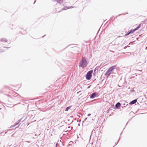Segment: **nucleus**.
<instances>
[{
	"mask_svg": "<svg viewBox=\"0 0 147 147\" xmlns=\"http://www.w3.org/2000/svg\"><path fill=\"white\" fill-rule=\"evenodd\" d=\"M88 64L85 58L84 57H82L81 60L79 63V66L84 68Z\"/></svg>",
	"mask_w": 147,
	"mask_h": 147,
	"instance_id": "1",
	"label": "nucleus"
},
{
	"mask_svg": "<svg viewBox=\"0 0 147 147\" xmlns=\"http://www.w3.org/2000/svg\"><path fill=\"white\" fill-rule=\"evenodd\" d=\"M130 34H131V33L130 31H128V32H127V33H126V34H125V36H127L129 35Z\"/></svg>",
	"mask_w": 147,
	"mask_h": 147,
	"instance_id": "16",
	"label": "nucleus"
},
{
	"mask_svg": "<svg viewBox=\"0 0 147 147\" xmlns=\"http://www.w3.org/2000/svg\"><path fill=\"white\" fill-rule=\"evenodd\" d=\"M90 86H88V88H90Z\"/></svg>",
	"mask_w": 147,
	"mask_h": 147,
	"instance_id": "33",
	"label": "nucleus"
},
{
	"mask_svg": "<svg viewBox=\"0 0 147 147\" xmlns=\"http://www.w3.org/2000/svg\"><path fill=\"white\" fill-rule=\"evenodd\" d=\"M0 41L1 42H7V40L5 38H1V39Z\"/></svg>",
	"mask_w": 147,
	"mask_h": 147,
	"instance_id": "11",
	"label": "nucleus"
},
{
	"mask_svg": "<svg viewBox=\"0 0 147 147\" xmlns=\"http://www.w3.org/2000/svg\"><path fill=\"white\" fill-rule=\"evenodd\" d=\"M5 88H8V87L7 86H5Z\"/></svg>",
	"mask_w": 147,
	"mask_h": 147,
	"instance_id": "36",
	"label": "nucleus"
},
{
	"mask_svg": "<svg viewBox=\"0 0 147 147\" xmlns=\"http://www.w3.org/2000/svg\"><path fill=\"white\" fill-rule=\"evenodd\" d=\"M9 93L12 95H10L9 94H6V95L9 97L10 98H12L13 97V96L14 97H16L17 96H18V98L20 99V98H21V96L18 93L13 91H11L10 92H9Z\"/></svg>",
	"mask_w": 147,
	"mask_h": 147,
	"instance_id": "3",
	"label": "nucleus"
},
{
	"mask_svg": "<svg viewBox=\"0 0 147 147\" xmlns=\"http://www.w3.org/2000/svg\"><path fill=\"white\" fill-rule=\"evenodd\" d=\"M57 2V3H59V4H61L63 2V0H58Z\"/></svg>",
	"mask_w": 147,
	"mask_h": 147,
	"instance_id": "17",
	"label": "nucleus"
},
{
	"mask_svg": "<svg viewBox=\"0 0 147 147\" xmlns=\"http://www.w3.org/2000/svg\"><path fill=\"white\" fill-rule=\"evenodd\" d=\"M68 8H69V9H70V8H73L74 7L73 6H69V7H68Z\"/></svg>",
	"mask_w": 147,
	"mask_h": 147,
	"instance_id": "25",
	"label": "nucleus"
},
{
	"mask_svg": "<svg viewBox=\"0 0 147 147\" xmlns=\"http://www.w3.org/2000/svg\"><path fill=\"white\" fill-rule=\"evenodd\" d=\"M146 49L147 50V47H146Z\"/></svg>",
	"mask_w": 147,
	"mask_h": 147,
	"instance_id": "37",
	"label": "nucleus"
},
{
	"mask_svg": "<svg viewBox=\"0 0 147 147\" xmlns=\"http://www.w3.org/2000/svg\"><path fill=\"white\" fill-rule=\"evenodd\" d=\"M20 33L22 34H26V31L25 30H24L23 31V33H22L21 32H20Z\"/></svg>",
	"mask_w": 147,
	"mask_h": 147,
	"instance_id": "18",
	"label": "nucleus"
},
{
	"mask_svg": "<svg viewBox=\"0 0 147 147\" xmlns=\"http://www.w3.org/2000/svg\"><path fill=\"white\" fill-rule=\"evenodd\" d=\"M87 119H88V118H87H87H86L85 119V120H85V121H86V120Z\"/></svg>",
	"mask_w": 147,
	"mask_h": 147,
	"instance_id": "31",
	"label": "nucleus"
},
{
	"mask_svg": "<svg viewBox=\"0 0 147 147\" xmlns=\"http://www.w3.org/2000/svg\"><path fill=\"white\" fill-rule=\"evenodd\" d=\"M45 36H45H42V38L44 37V36Z\"/></svg>",
	"mask_w": 147,
	"mask_h": 147,
	"instance_id": "39",
	"label": "nucleus"
},
{
	"mask_svg": "<svg viewBox=\"0 0 147 147\" xmlns=\"http://www.w3.org/2000/svg\"><path fill=\"white\" fill-rule=\"evenodd\" d=\"M127 123H128V122L126 123V125H125V126L127 125Z\"/></svg>",
	"mask_w": 147,
	"mask_h": 147,
	"instance_id": "41",
	"label": "nucleus"
},
{
	"mask_svg": "<svg viewBox=\"0 0 147 147\" xmlns=\"http://www.w3.org/2000/svg\"><path fill=\"white\" fill-rule=\"evenodd\" d=\"M91 115V114H90V113H89V114H88V116H90Z\"/></svg>",
	"mask_w": 147,
	"mask_h": 147,
	"instance_id": "27",
	"label": "nucleus"
},
{
	"mask_svg": "<svg viewBox=\"0 0 147 147\" xmlns=\"http://www.w3.org/2000/svg\"><path fill=\"white\" fill-rule=\"evenodd\" d=\"M117 65L112 66L109 68L108 70L105 74V76H109L111 74V72L113 71V70L116 68Z\"/></svg>",
	"mask_w": 147,
	"mask_h": 147,
	"instance_id": "2",
	"label": "nucleus"
},
{
	"mask_svg": "<svg viewBox=\"0 0 147 147\" xmlns=\"http://www.w3.org/2000/svg\"><path fill=\"white\" fill-rule=\"evenodd\" d=\"M70 126H69V127H68L69 128H70Z\"/></svg>",
	"mask_w": 147,
	"mask_h": 147,
	"instance_id": "43",
	"label": "nucleus"
},
{
	"mask_svg": "<svg viewBox=\"0 0 147 147\" xmlns=\"http://www.w3.org/2000/svg\"><path fill=\"white\" fill-rule=\"evenodd\" d=\"M36 1V0H35V1H34V4L35 3Z\"/></svg>",
	"mask_w": 147,
	"mask_h": 147,
	"instance_id": "34",
	"label": "nucleus"
},
{
	"mask_svg": "<svg viewBox=\"0 0 147 147\" xmlns=\"http://www.w3.org/2000/svg\"><path fill=\"white\" fill-rule=\"evenodd\" d=\"M137 99H135L131 101L129 103V104L131 105H132L133 104H134L137 102Z\"/></svg>",
	"mask_w": 147,
	"mask_h": 147,
	"instance_id": "7",
	"label": "nucleus"
},
{
	"mask_svg": "<svg viewBox=\"0 0 147 147\" xmlns=\"http://www.w3.org/2000/svg\"><path fill=\"white\" fill-rule=\"evenodd\" d=\"M3 48H9V47H5V46L3 47Z\"/></svg>",
	"mask_w": 147,
	"mask_h": 147,
	"instance_id": "28",
	"label": "nucleus"
},
{
	"mask_svg": "<svg viewBox=\"0 0 147 147\" xmlns=\"http://www.w3.org/2000/svg\"><path fill=\"white\" fill-rule=\"evenodd\" d=\"M78 125L79 126L80 125V124H79Z\"/></svg>",
	"mask_w": 147,
	"mask_h": 147,
	"instance_id": "42",
	"label": "nucleus"
},
{
	"mask_svg": "<svg viewBox=\"0 0 147 147\" xmlns=\"http://www.w3.org/2000/svg\"><path fill=\"white\" fill-rule=\"evenodd\" d=\"M19 29H21V28H19Z\"/></svg>",
	"mask_w": 147,
	"mask_h": 147,
	"instance_id": "45",
	"label": "nucleus"
},
{
	"mask_svg": "<svg viewBox=\"0 0 147 147\" xmlns=\"http://www.w3.org/2000/svg\"><path fill=\"white\" fill-rule=\"evenodd\" d=\"M121 106V104L119 102H117L115 105V107L117 109H119Z\"/></svg>",
	"mask_w": 147,
	"mask_h": 147,
	"instance_id": "6",
	"label": "nucleus"
},
{
	"mask_svg": "<svg viewBox=\"0 0 147 147\" xmlns=\"http://www.w3.org/2000/svg\"><path fill=\"white\" fill-rule=\"evenodd\" d=\"M134 89H131L130 90V92H134Z\"/></svg>",
	"mask_w": 147,
	"mask_h": 147,
	"instance_id": "24",
	"label": "nucleus"
},
{
	"mask_svg": "<svg viewBox=\"0 0 147 147\" xmlns=\"http://www.w3.org/2000/svg\"><path fill=\"white\" fill-rule=\"evenodd\" d=\"M72 128H73V127H71V129H72Z\"/></svg>",
	"mask_w": 147,
	"mask_h": 147,
	"instance_id": "40",
	"label": "nucleus"
},
{
	"mask_svg": "<svg viewBox=\"0 0 147 147\" xmlns=\"http://www.w3.org/2000/svg\"><path fill=\"white\" fill-rule=\"evenodd\" d=\"M20 122V120H19L16 122L15 124H14V125H13L12 126H11V127H13L16 126V125H17Z\"/></svg>",
	"mask_w": 147,
	"mask_h": 147,
	"instance_id": "10",
	"label": "nucleus"
},
{
	"mask_svg": "<svg viewBox=\"0 0 147 147\" xmlns=\"http://www.w3.org/2000/svg\"><path fill=\"white\" fill-rule=\"evenodd\" d=\"M98 72L97 71L96 72L94 71V72L93 73V75L94 76H95L96 75V73H97Z\"/></svg>",
	"mask_w": 147,
	"mask_h": 147,
	"instance_id": "22",
	"label": "nucleus"
},
{
	"mask_svg": "<svg viewBox=\"0 0 147 147\" xmlns=\"http://www.w3.org/2000/svg\"><path fill=\"white\" fill-rule=\"evenodd\" d=\"M71 106H70L68 107H67L65 110V111H68L69 109H70V108L71 107Z\"/></svg>",
	"mask_w": 147,
	"mask_h": 147,
	"instance_id": "13",
	"label": "nucleus"
},
{
	"mask_svg": "<svg viewBox=\"0 0 147 147\" xmlns=\"http://www.w3.org/2000/svg\"><path fill=\"white\" fill-rule=\"evenodd\" d=\"M11 29L12 30L13 29L16 28V26L13 24H12L11 26H10Z\"/></svg>",
	"mask_w": 147,
	"mask_h": 147,
	"instance_id": "14",
	"label": "nucleus"
},
{
	"mask_svg": "<svg viewBox=\"0 0 147 147\" xmlns=\"http://www.w3.org/2000/svg\"><path fill=\"white\" fill-rule=\"evenodd\" d=\"M7 133V131L5 132H1V134L2 135H3V136H4Z\"/></svg>",
	"mask_w": 147,
	"mask_h": 147,
	"instance_id": "21",
	"label": "nucleus"
},
{
	"mask_svg": "<svg viewBox=\"0 0 147 147\" xmlns=\"http://www.w3.org/2000/svg\"><path fill=\"white\" fill-rule=\"evenodd\" d=\"M91 134L90 135V138H91Z\"/></svg>",
	"mask_w": 147,
	"mask_h": 147,
	"instance_id": "32",
	"label": "nucleus"
},
{
	"mask_svg": "<svg viewBox=\"0 0 147 147\" xmlns=\"http://www.w3.org/2000/svg\"><path fill=\"white\" fill-rule=\"evenodd\" d=\"M124 14L123 13H122L121 14H119L117 16H120V15H121V14Z\"/></svg>",
	"mask_w": 147,
	"mask_h": 147,
	"instance_id": "30",
	"label": "nucleus"
},
{
	"mask_svg": "<svg viewBox=\"0 0 147 147\" xmlns=\"http://www.w3.org/2000/svg\"><path fill=\"white\" fill-rule=\"evenodd\" d=\"M98 93L97 92H94L90 95V98L91 99H93L96 97L98 96Z\"/></svg>",
	"mask_w": 147,
	"mask_h": 147,
	"instance_id": "5",
	"label": "nucleus"
},
{
	"mask_svg": "<svg viewBox=\"0 0 147 147\" xmlns=\"http://www.w3.org/2000/svg\"><path fill=\"white\" fill-rule=\"evenodd\" d=\"M100 66H97L95 68V69H94V71H96V70L97 71H98V70L100 71V69H99Z\"/></svg>",
	"mask_w": 147,
	"mask_h": 147,
	"instance_id": "12",
	"label": "nucleus"
},
{
	"mask_svg": "<svg viewBox=\"0 0 147 147\" xmlns=\"http://www.w3.org/2000/svg\"><path fill=\"white\" fill-rule=\"evenodd\" d=\"M7 106L8 107H11L13 106V105H9V104H7Z\"/></svg>",
	"mask_w": 147,
	"mask_h": 147,
	"instance_id": "19",
	"label": "nucleus"
},
{
	"mask_svg": "<svg viewBox=\"0 0 147 147\" xmlns=\"http://www.w3.org/2000/svg\"><path fill=\"white\" fill-rule=\"evenodd\" d=\"M116 145V144H115V145H114V146H115V145Z\"/></svg>",
	"mask_w": 147,
	"mask_h": 147,
	"instance_id": "44",
	"label": "nucleus"
},
{
	"mask_svg": "<svg viewBox=\"0 0 147 147\" xmlns=\"http://www.w3.org/2000/svg\"><path fill=\"white\" fill-rule=\"evenodd\" d=\"M93 71V70H90L87 72L86 75V78L87 80H89L91 79Z\"/></svg>",
	"mask_w": 147,
	"mask_h": 147,
	"instance_id": "4",
	"label": "nucleus"
},
{
	"mask_svg": "<svg viewBox=\"0 0 147 147\" xmlns=\"http://www.w3.org/2000/svg\"><path fill=\"white\" fill-rule=\"evenodd\" d=\"M120 137H119V139H118V141H117V143H118V142L119 141V140H120Z\"/></svg>",
	"mask_w": 147,
	"mask_h": 147,
	"instance_id": "29",
	"label": "nucleus"
},
{
	"mask_svg": "<svg viewBox=\"0 0 147 147\" xmlns=\"http://www.w3.org/2000/svg\"><path fill=\"white\" fill-rule=\"evenodd\" d=\"M68 9H69V8L67 6H65L62 9V10H66Z\"/></svg>",
	"mask_w": 147,
	"mask_h": 147,
	"instance_id": "15",
	"label": "nucleus"
},
{
	"mask_svg": "<svg viewBox=\"0 0 147 147\" xmlns=\"http://www.w3.org/2000/svg\"><path fill=\"white\" fill-rule=\"evenodd\" d=\"M99 99H94L93 100H92L91 101V102H92L94 101H96V100H99Z\"/></svg>",
	"mask_w": 147,
	"mask_h": 147,
	"instance_id": "23",
	"label": "nucleus"
},
{
	"mask_svg": "<svg viewBox=\"0 0 147 147\" xmlns=\"http://www.w3.org/2000/svg\"><path fill=\"white\" fill-rule=\"evenodd\" d=\"M130 31L131 34H132L134 32V29H131V30H130Z\"/></svg>",
	"mask_w": 147,
	"mask_h": 147,
	"instance_id": "20",
	"label": "nucleus"
},
{
	"mask_svg": "<svg viewBox=\"0 0 147 147\" xmlns=\"http://www.w3.org/2000/svg\"><path fill=\"white\" fill-rule=\"evenodd\" d=\"M117 16H116L115 17V18H114V19L116 18H117Z\"/></svg>",
	"mask_w": 147,
	"mask_h": 147,
	"instance_id": "35",
	"label": "nucleus"
},
{
	"mask_svg": "<svg viewBox=\"0 0 147 147\" xmlns=\"http://www.w3.org/2000/svg\"><path fill=\"white\" fill-rule=\"evenodd\" d=\"M129 47V46H125V47H124V49H126L127 47Z\"/></svg>",
	"mask_w": 147,
	"mask_h": 147,
	"instance_id": "26",
	"label": "nucleus"
},
{
	"mask_svg": "<svg viewBox=\"0 0 147 147\" xmlns=\"http://www.w3.org/2000/svg\"><path fill=\"white\" fill-rule=\"evenodd\" d=\"M141 24H140L138 25V27H136V28H135V29H134V32L135 31H136L138 30L141 27Z\"/></svg>",
	"mask_w": 147,
	"mask_h": 147,
	"instance_id": "9",
	"label": "nucleus"
},
{
	"mask_svg": "<svg viewBox=\"0 0 147 147\" xmlns=\"http://www.w3.org/2000/svg\"><path fill=\"white\" fill-rule=\"evenodd\" d=\"M26 118L27 117L26 116H23L22 118L19 120H20V122L21 121L22 122H23Z\"/></svg>",
	"mask_w": 147,
	"mask_h": 147,
	"instance_id": "8",
	"label": "nucleus"
},
{
	"mask_svg": "<svg viewBox=\"0 0 147 147\" xmlns=\"http://www.w3.org/2000/svg\"><path fill=\"white\" fill-rule=\"evenodd\" d=\"M122 132H121V133L120 134V136L121 135V134H122Z\"/></svg>",
	"mask_w": 147,
	"mask_h": 147,
	"instance_id": "38",
	"label": "nucleus"
}]
</instances>
